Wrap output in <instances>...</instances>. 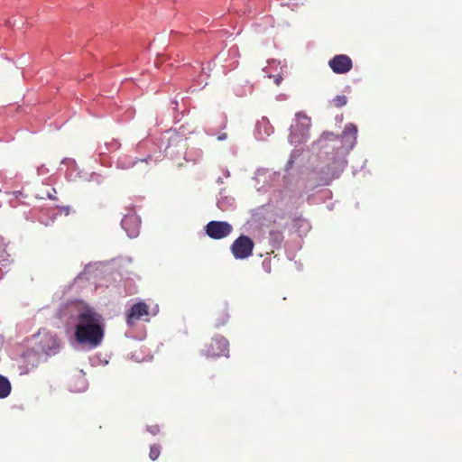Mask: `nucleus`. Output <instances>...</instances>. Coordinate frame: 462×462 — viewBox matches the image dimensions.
Listing matches in <instances>:
<instances>
[{"instance_id":"obj_1","label":"nucleus","mask_w":462,"mask_h":462,"mask_svg":"<svg viewBox=\"0 0 462 462\" xmlns=\"http://www.w3.org/2000/svg\"><path fill=\"white\" fill-rule=\"evenodd\" d=\"M357 132L356 125L347 123L340 134L324 131L312 143L319 159L314 171L324 185L330 184L343 172L347 163L346 157L356 143Z\"/></svg>"},{"instance_id":"obj_2","label":"nucleus","mask_w":462,"mask_h":462,"mask_svg":"<svg viewBox=\"0 0 462 462\" xmlns=\"http://www.w3.org/2000/svg\"><path fill=\"white\" fill-rule=\"evenodd\" d=\"M75 326L76 341L90 348L99 346L105 337V323L101 314L93 308L84 307L76 316Z\"/></svg>"},{"instance_id":"obj_3","label":"nucleus","mask_w":462,"mask_h":462,"mask_svg":"<svg viewBox=\"0 0 462 462\" xmlns=\"http://www.w3.org/2000/svg\"><path fill=\"white\" fill-rule=\"evenodd\" d=\"M162 143L160 132L150 133L136 144L134 153L139 154L142 162L156 163L166 158Z\"/></svg>"},{"instance_id":"obj_4","label":"nucleus","mask_w":462,"mask_h":462,"mask_svg":"<svg viewBox=\"0 0 462 462\" xmlns=\"http://www.w3.org/2000/svg\"><path fill=\"white\" fill-rule=\"evenodd\" d=\"M14 199L21 200L22 199H51L58 200L56 189L46 182H40L34 185L27 184L23 186L20 190L13 192Z\"/></svg>"},{"instance_id":"obj_5","label":"nucleus","mask_w":462,"mask_h":462,"mask_svg":"<svg viewBox=\"0 0 462 462\" xmlns=\"http://www.w3.org/2000/svg\"><path fill=\"white\" fill-rule=\"evenodd\" d=\"M161 133L162 147L165 148L166 157L175 159L182 155L186 146V138L177 133V129L169 128Z\"/></svg>"},{"instance_id":"obj_6","label":"nucleus","mask_w":462,"mask_h":462,"mask_svg":"<svg viewBox=\"0 0 462 462\" xmlns=\"http://www.w3.org/2000/svg\"><path fill=\"white\" fill-rule=\"evenodd\" d=\"M310 126L311 120L310 116L303 112L296 113L294 123L290 127L289 142L294 145L305 143L310 138Z\"/></svg>"},{"instance_id":"obj_7","label":"nucleus","mask_w":462,"mask_h":462,"mask_svg":"<svg viewBox=\"0 0 462 462\" xmlns=\"http://www.w3.org/2000/svg\"><path fill=\"white\" fill-rule=\"evenodd\" d=\"M227 125V116L223 112L211 115L206 121L205 133L209 136H216L217 141L227 139V134L223 132Z\"/></svg>"},{"instance_id":"obj_8","label":"nucleus","mask_w":462,"mask_h":462,"mask_svg":"<svg viewBox=\"0 0 462 462\" xmlns=\"http://www.w3.org/2000/svg\"><path fill=\"white\" fill-rule=\"evenodd\" d=\"M38 337L40 339L37 343V348L41 353L46 356H51L60 352L61 342L56 334L43 330L38 333Z\"/></svg>"},{"instance_id":"obj_9","label":"nucleus","mask_w":462,"mask_h":462,"mask_svg":"<svg viewBox=\"0 0 462 462\" xmlns=\"http://www.w3.org/2000/svg\"><path fill=\"white\" fill-rule=\"evenodd\" d=\"M254 247V241L249 236L242 235L233 242L231 252L236 259H245L252 255Z\"/></svg>"},{"instance_id":"obj_10","label":"nucleus","mask_w":462,"mask_h":462,"mask_svg":"<svg viewBox=\"0 0 462 462\" xmlns=\"http://www.w3.org/2000/svg\"><path fill=\"white\" fill-rule=\"evenodd\" d=\"M281 173L279 171H271L268 169L257 170L254 180L257 184L263 183L262 186L257 187L258 190L268 191L274 186V182H279Z\"/></svg>"},{"instance_id":"obj_11","label":"nucleus","mask_w":462,"mask_h":462,"mask_svg":"<svg viewBox=\"0 0 462 462\" xmlns=\"http://www.w3.org/2000/svg\"><path fill=\"white\" fill-rule=\"evenodd\" d=\"M204 351L208 357L226 356L228 353V341L224 337H213L206 346Z\"/></svg>"},{"instance_id":"obj_12","label":"nucleus","mask_w":462,"mask_h":462,"mask_svg":"<svg viewBox=\"0 0 462 462\" xmlns=\"http://www.w3.org/2000/svg\"><path fill=\"white\" fill-rule=\"evenodd\" d=\"M179 114L175 112L174 106L171 105V99L167 106L160 109L155 117V125L157 126H168L171 124H178Z\"/></svg>"},{"instance_id":"obj_13","label":"nucleus","mask_w":462,"mask_h":462,"mask_svg":"<svg viewBox=\"0 0 462 462\" xmlns=\"http://www.w3.org/2000/svg\"><path fill=\"white\" fill-rule=\"evenodd\" d=\"M328 66L336 74H346L352 69L353 61L346 54H337L329 60Z\"/></svg>"},{"instance_id":"obj_14","label":"nucleus","mask_w":462,"mask_h":462,"mask_svg":"<svg viewBox=\"0 0 462 462\" xmlns=\"http://www.w3.org/2000/svg\"><path fill=\"white\" fill-rule=\"evenodd\" d=\"M206 231L209 237L222 239L231 233L232 226L227 222L210 221L206 226Z\"/></svg>"},{"instance_id":"obj_15","label":"nucleus","mask_w":462,"mask_h":462,"mask_svg":"<svg viewBox=\"0 0 462 462\" xmlns=\"http://www.w3.org/2000/svg\"><path fill=\"white\" fill-rule=\"evenodd\" d=\"M149 315V307L145 302L140 301L134 304L126 314V324L129 327L135 326L136 322Z\"/></svg>"},{"instance_id":"obj_16","label":"nucleus","mask_w":462,"mask_h":462,"mask_svg":"<svg viewBox=\"0 0 462 462\" xmlns=\"http://www.w3.org/2000/svg\"><path fill=\"white\" fill-rule=\"evenodd\" d=\"M171 105L174 106L175 112L179 114V121L187 116L191 108V98L188 96H181L180 93L171 98Z\"/></svg>"},{"instance_id":"obj_17","label":"nucleus","mask_w":462,"mask_h":462,"mask_svg":"<svg viewBox=\"0 0 462 462\" xmlns=\"http://www.w3.org/2000/svg\"><path fill=\"white\" fill-rule=\"evenodd\" d=\"M273 131V126L271 125L269 119L263 116L255 125L254 136L257 140L263 141L269 137Z\"/></svg>"},{"instance_id":"obj_18","label":"nucleus","mask_w":462,"mask_h":462,"mask_svg":"<svg viewBox=\"0 0 462 462\" xmlns=\"http://www.w3.org/2000/svg\"><path fill=\"white\" fill-rule=\"evenodd\" d=\"M140 162L139 154L134 153V151L130 152L122 153L116 159V165L120 169H129Z\"/></svg>"},{"instance_id":"obj_19","label":"nucleus","mask_w":462,"mask_h":462,"mask_svg":"<svg viewBox=\"0 0 462 462\" xmlns=\"http://www.w3.org/2000/svg\"><path fill=\"white\" fill-rule=\"evenodd\" d=\"M332 191L328 188L317 187L313 193L308 196V200L312 202H326L332 199Z\"/></svg>"},{"instance_id":"obj_20","label":"nucleus","mask_w":462,"mask_h":462,"mask_svg":"<svg viewBox=\"0 0 462 462\" xmlns=\"http://www.w3.org/2000/svg\"><path fill=\"white\" fill-rule=\"evenodd\" d=\"M182 154L187 162H192L194 163L200 161L203 157L202 150L195 147L189 148L186 146Z\"/></svg>"},{"instance_id":"obj_21","label":"nucleus","mask_w":462,"mask_h":462,"mask_svg":"<svg viewBox=\"0 0 462 462\" xmlns=\"http://www.w3.org/2000/svg\"><path fill=\"white\" fill-rule=\"evenodd\" d=\"M236 197V191L233 187L227 186L222 188L217 195V202L234 201Z\"/></svg>"},{"instance_id":"obj_22","label":"nucleus","mask_w":462,"mask_h":462,"mask_svg":"<svg viewBox=\"0 0 462 462\" xmlns=\"http://www.w3.org/2000/svg\"><path fill=\"white\" fill-rule=\"evenodd\" d=\"M12 390V385L10 381L0 374V399L6 398Z\"/></svg>"},{"instance_id":"obj_23","label":"nucleus","mask_w":462,"mask_h":462,"mask_svg":"<svg viewBox=\"0 0 462 462\" xmlns=\"http://www.w3.org/2000/svg\"><path fill=\"white\" fill-rule=\"evenodd\" d=\"M197 64H198V67H194L190 63L186 62V63H183L180 69H182L183 72L186 73V75L188 77L193 78V77H195V75L197 74V72L199 70L203 69L202 63L197 61Z\"/></svg>"},{"instance_id":"obj_24","label":"nucleus","mask_w":462,"mask_h":462,"mask_svg":"<svg viewBox=\"0 0 462 462\" xmlns=\"http://www.w3.org/2000/svg\"><path fill=\"white\" fill-rule=\"evenodd\" d=\"M65 177L68 180H76L78 178H81L80 171L75 162H72L65 172Z\"/></svg>"},{"instance_id":"obj_25","label":"nucleus","mask_w":462,"mask_h":462,"mask_svg":"<svg viewBox=\"0 0 462 462\" xmlns=\"http://www.w3.org/2000/svg\"><path fill=\"white\" fill-rule=\"evenodd\" d=\"M171 60H172L170 65L176 66V68L180 69L183 63H185V56L180 51H176L175 52L171 53Z\"/></svg>"},{"instance_id":"obj_26","label":"nucleus","mask_w":462,"mask_h":462,"mask_svg":"<svg viewBox=\"0 0 462 462\" xmlns=\"http://www.w3.org/2000/svg\"><path fill=\"white\" fill-rule=\"evenodd\" d=\"M252 90H253V87L249 86L247 84H245V85L237 84V85L234 86V88H233V91L237 97H244L247 93H251Z\"/></svg>"},{"instance_id":"obj_27","label":"nucleus","mask_w":462,"mask_h":462,"mask_svg":"<svg viewBox=\"0 0 462 462\" xmlns=\"http://www.w3.org/2000/svg\"><path fill=\"white\" fill-rule=\"evenodd\" d=\"M347 103V97L344 95H337L329 101V104L337 108L345 106Z\"/></svg>"},{"instance_id":"obj_28","label":"nucleus","mask_w":462,"mask_h":462,"mask_svg":"<svg viewBox=\"0 0 462 462\" xmlns=\"http://www.w3.org/2000/svg\"><path fill=\"white\" fill-rule=\"evenodd\" d=\"M195 129L196 128L191 125L183 124L179 127L177 133L181 134V135H183V138L187 139V136L193 134L195 132Z\"/></svg>"},{"instance_id":"obj_29","label":"nucleus","mask_w":462,"mask_h":462,"mask_svg":"<svg viewBox=\"0 0 462 462\" xmlns=\"http://www.w3.org/2000/svg\"><path fill=\"white\" fill-rule=\"evenodd\" d=\"M300 155V152L297 151V150H293L291 154H290V157L284 166V171L286 172H288L293 166L294 162H295V160L296 158Z\"/></svg>"},{"instance_id":"obj_30","label":"nucleus","mask_w":462,"mask_h":462,"mask_svg":"<svg viewBox=\"0 0 462 462\" xmlns=\"http://www.w3.org/2000/svg\"><path fill=\"white\" fill-rule=\"evenodd\" d=\"M228 56L234 59L233 62L231 63V66L236 68L238 65V60L239 57V51L238 48L236 46H232L228 50Z\"/></svg>"},{"instance_id":"obj_31","label":"nucleus","mask_w":462,"mask_h":462,"mask_svg":"<svg viewBox=\"0 0 462 462\" xmlns=\"http://www.w3.org/2000/svg\"><path fill=\"white\" fill-rule=\"evenodd\" d=\"M161 454V446L159 444H153L150 447L149 457L152 460H155Z\"/></svg>"},{"instance_id":"obj_32","label":"nucleus","mask_w":462,"mask_h":462,"mask_svg":"<svg viewBox=\"0 0 462 462\" xmlns=\"http://www.w3.org/2000/svg\"><path fill=\"white\" fill-rule=\"evenodd\" d=\"M106 151L109 152H113L117 151L121 144L117 140L113 139L111 142H107L105 143Z\"/></svg>"},{"instance_id":"obj_33","label":"nucleus","mask_w":462,"mask_h":462,"mask_svg":"<svg viewBox=\"0 0 462 462\" xmlns=\"http://www.w3.org/2000/svg\"><path fill=\"white\" fill-rule=\"evenodd\" d=\"M268 68H264L263 69V71L267 74V77L270 78V79H273V81L274 83L279 86L282 81L283 80V77L281 73H278V74H275V75H272V74H269L268 73Z\"/></svg>"},{"instance_id":"obj_34","label":"nucleus","mask_w":462,"mask_h":462,"mask_svg":"<svg viewBox=\"0 0 462 462\" xmlns=\"http://www.w3.org/2000/svg\"><path fill=\"white\" fill-rule=\"evenodd\" d=\"M105 179V176H103L101 173H97V172H91L88 180V181H95L97 182V184H100L103 182Z\"/></svg>"},{"instance_id":"obj_35","label":"nucleus","mask_w":462,"mask_h":462,"mask_svg":"<svg viewBox=\"0 0 462 462\" xmlns=\"http://www.w3.org/2000/svg\"><path fill=\"white\" fill-rule=\"evenodd\" d=\"M130 222H134V223H139L138 219L134 217V216H125L123 220H122V226H124V228L126 229V226L130 223Z\"/></svg>"},{"instance_id":"obj_36","label":"nucleus","mask_w":462,"mask_h":462,"mask_svg":"<svg viewBox=\"0 0 462 462\" xmlns=\"http://www.w3.org/2000/svg\"><path fill=\"white\" fill-rule=\"evenodd\" d=\"M270 237L272 240L275 241L276 243H280L282 240V235L280 231H274L272 230L270 232Z\"/></svg>"},{"instance_id":"obj_37","label":"nucleus","mask_w":462,"mask_h":462,"mask_svg":"<svg viewBox=\"0 0 462 462\" xmlns=\"http://www.w3.org/2000/svg\"><path fill=\"white\" fill-rule=\"evenodd\" d=\"M220 319L217 322V327L225 325L228 319V315L224 311L220 314Z\"/></svg>"},{"instance_id":"obj_38","label":"nucleus","mask_w":462,"mask_h":462,"mask_svg":"<svg viewBox=\"0 0 462 462\" xmlns=\"http://www.w3.org/2000/svg\"><path fill=\"white\" fill-rule=\"evenodd\" d=\"M48 173H49V169L46 167L45 164H42L37 168L38 175H46Z\"/></svg>"},{"instance_id":"obj_39","label":"nucleus","mask_w":462,"mask_h":462,"mask_svg":"<svg viewBox=\"0 0 462 462\" xmlns=\"http://www.w3.org/2000/svg\"><path fill=\"white\" fill-rule=\"evenodd\" d=\"M183 34L178 32L171 31V39L172 42L179 41L180 37H182Z\"/></svg>"},{"instance_id":"obj_40","label":"nucleus","mask_w":462,"mask_h":462,"mask_svg":"<svg viewBox=\"0 0 462 462\" xmlns=\"http://www.w3.org/2000/svg\"><path fill=\"white\" fill-rule=\"evenodd\" d=\"M343 119H344V116L343 114H340V115H337L336 117H335V121L337 123H342L343 122Z\"/></svg>"},{"instance_id":"obj_41","label":"nucleus","mask_w":462,"mask_h":462,"mask_svg":"<svg viewBox=\"0 0 462 462\" xmlns=\"http://www.w3.org/2000/svg\"><path fill=\"white\" fill-rule=\"evenodd\" d=\"M223 176L225 178H228L230 176V172L227 169L223 170Z\"/></svg>"},{"instance_id":"obj_42","label":"nucleus","mask_w":462,"mask_h":462,"mask_svg":"<svg viewBox=\"0 0 462 462\" xmlns=\"http://www.w3.org/2000/svg\"><path fill=\"white\" fill-rule=\"evenodd\" d=\"M133 200H143L145 199V197L144 196H136L134 198L132 199Z\"/></svg>"},{"instance_id":"obj_43","label":"nucleus","mask_w":462,"mask_h":462,"mask_svg":"<svg viewBox=\"0 0 462 462\" xmlns=\"http://www.w3.org/2000/svg\"><path fill=\"white\" fill-rule=\"evenodd\" d=\"M217 183H223L222 177H218L217 180Z\"/></svg>"},{"instance_id":"obj_44","label":"nucleus","mask_w":462,"mask_h":462,"mask_svg":"<svg viewBox=\"0 0 462 462\" xmlns=\"http://www.w3.org/2000/svg\"><path fill=\"white\" fill-rule=\"evenodd\" d=\"M152 434H155V433H156V432H155V430H154V429H152Z\"/></svg>"},{"instance_id":"obj_45","label":"nucleus","mask_w":462,"mask_h":462,"mask_svg":"<svg viewBox=\"0 0 462 462\" xmlns=\"http://www.w3.org/2000/svg\"><path fill=\"white\" fill-rule=\"evenodd\" d=\"M152 434H155V433H156V432H155V430H154V429H152Z\"/></svg>"}]
</instances>
